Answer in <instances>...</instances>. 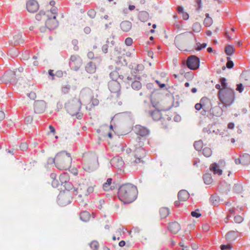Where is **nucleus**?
Masks as SVG:
<instances>
[{
    "label": "nucleus",
    "mask_w": 250,
    "mask_h": 250,
    "mask_svg": "<svg viewBox=\"0 0 250 250\" xmlns=\"http://www.w3.org/2000/svg\"><path fill=\"white\" fill-rule=\"evenodd\" d=\"M88 93L87 90L83 89L80 91L79 98L75 97L65 104L64 107L71 116L75 117L78 120L83 118V113L81 111L82 100L87 98Z\"/></svg>",
    "instance_id": "obj_1"
},
{
    "label": "nucleus",
    "mask_w": 250,
    "mask_h": 250,
    "mask_svg": "<svg viewBox=\"0 0 250 250\" xmlns=\"http://www.w3.org/2000/svg\"><path fill=\"white\" fill-rule=\"evenodd\" d=\"M117 195L122 202L125 204H128L136 199L138 190L137 187L133 185L124 184L119 187Z\"/></svg>",
    "instance_id": "obj_2"
},
{
    "label": "nucleus",
    "mask_w": 250,
    "mask_h": 250,
    "mask_svg": "<svg viewBox=\"0 0 250 250\" xmlns=\"http://www.w3.org/2000/svg\"><path fill=\"white\" fill-rule=\"evenodd\" d=\"M55 164L57 168L60 170H67L71 165L72 159L71 154L65 151L58 153L54 158L49 159Z\"/></svg>",
    "instance_id": "obj_3"
},
{
    "label": "nucleus",
    "mask_w": 250,
    "mask_h": 250,
    "mask_svg": "<svg viewBox=\"0 0 250 250\" xmlns=\"http://www.w3.org/2000/svg\"><path fill=\"white\" fill-rule=\"evenodd\" d=\"M218 98L221 103L223 104L221 108L222 113L224 108L230 106L234 102V92L230 88H222L218 92Z\"/></svg>",
    "instance_id": "obj_4"
},
{
    "label": "nucleus",
    "mask_w": 250,
    "mask_h": 250,
    "mask_svg": "<svg viewBox=\"0 0 250 250\" xmlns=\"http://www.w3.org/2000/svg\"><path fill=\"white\" fill-rule=\"evenodd\" d=\"M135 146H138L134 151V159L131 162V164L136 165L140 163H144L143 159L146 157V152L142 147L144 145V142L140 136H138L134 141Z\"/></svg>",
    "instance_id": "obj_5"
},
{
    "label": "nucleus",
    "mask_w": 250,
    "mask_h": 250,
    "mask_svg": "<svg viewBox=\"0 0 250 250\" xmlns=\"http://www.w3.org/2000/svg\"><path fill=\"white\" fill-rule=\"evenodd\" d=\"M98 162L97 156L90 152H86L83 154L81 163L84 170L91 172L95 168Z\"/></svg>",
    "instance_id": "obj_6"
},
{
    "label": "nucleus",
    "mask_w": 250,
    "mask_h": 250,
    "mask_svg": "<svg viewBox=\"0 0 250 250\" xmlns=\"http://www.w3.org/2000/svg\"><path fill=\"white\" fill-rule=\"evenodd\" d=\"M58 15V8L53 7L50 10L46 11L45 18V26L49 30H54L58 26V21L56 19Z\"/></svg>",
    "instance_id": "obj_7"
},
{
    "label": "nucleus",
    "mask_w": 250,
    "mask_h": 250,
    "mask_svg": "<svg viewBox=\"0 0 250 250\" xmlns=\"http://www.w3.org/2000/svg\"><path fill=\"white\" fill-rule=\"evenodd\" d=\"M195 39V35L192 32H188L176 36L174 42L178 47H181L182 44H188Z\"/></svg>",
    "instance_id": "obj_8"
},
{
    "label": "nucleus",
    "mask_w": 250,
    "mask_h": 250,
    "mask_svg": "<svg viewBox=\"0 0 250 250\" xmlns=\"http://www.w3.org/2000/svg\"><path fill=\"white\" fill-rule=\"evenodd\" d=\"M83 63V60L78 55H73L71 56L69 59V64L71 69L75 71L78 70L82 66Z\"/></svg>",
    "instance_id": "obj_9"
},
{
    "label": "nucleus",
    "mask_w": 250,
    "mask_h": 250,
    "mask_svg": "<svg viewBox=\"0 0 250 250\" xmlns=\"http://www.w3.org/2000/svg\"><path fill=\"white\" fill-rule=\"evenodd\" d=\"M72 196L70 191L61 192L58 196V203L62 206H66L71 202Z\"/></svg>",
    "instance_id": "obj_10"
},
{
    "label": "nucleus",
    "mask_w": 250,
    "mask_h": 250,
    "mask_svg": "<svg viewBox=\"0 0 250 250\" xmlns=\"http://www.w3.org/2000/svg\"><path fill=\"white\" fill-rule=\"evenodd\" d=\"M199 59L195 56L188 57L187 60V65L191 70H196L199 67Z\"/></svg>",
    "instance_id": "obj_11"
},
{
    "label": "nucleus",
    "mask_w": 250,
    "mask_h": 250,
    "mask_svg": "<svg viewBox=\"0 0 250 250\" xmlns=\"http://www.w3.org/2000/svg\"><path fill=\"white\" fill-rule=\"evenodd\" d=\"M102 60L100 58H97L94 61H90L88 62L85 66L86 71L90 74H93L96 71L97 63L99 64Z\"/></svg>",
    "instance_id": "obj_12"
},
{
    "label": "nucleus",
    "mask_w": 250,
    "mask_h": 250,
    "mask_svg": "<svg viewBox=\"0 0 250 250\" xmlns=\"http://www.w3.org/2000/svg\"><path fill=\"white\" fill-rule=\"evenodd\" d=\"M34 112L37 114L43 113L46 108V103L43 100L36 101L34 103Z\"/></svg>",
    "instance_id": "obj_13"
},
{
    "label": "nucleus",
    "mask_w": 250,
    "mask_h": 250,
    "mask_svg": "<svg viewBox=\"0 0 250 250\" xmlns=\"http://www.w3.org/2000/svg\"><path fill=\"white\" fill-rule=\"evenodd\" d=\"M108 88L111 93H116L117 96L120 95L121 85L119 81H110L108 84Z\"/></svg>",
    "instance_id": "obj_14"
},
{
    "label": "nucleus",
    "mask_w": 250,
    "mask_h": 250,
    "mask_svg": "<svg viewBox=\"0 0 250 250\" xmlns=\"http://www.w3.org/2000/svg\"><path fill=\"white\" fill-rule=\"evenodd\" d=\"M39 4L35 0H29L26 3V8L29 12H36L39 9Z\"/></svg>",
    "instance_id": "obj_15"
},
{
    "label": "nucleus",
    "mask_w": 250,
    "mask_h": 250,
    "mask_svg": "<svg viewBox=\"0 0 250 250\" xmlns=\"http://www.w3.org/2000/svg\"><path fill=\"white\" fill-rule=\"evenodd\" d=\"M135 133L139 136L145 137L148 135L149 130L144 126L137 125L135 126Z\"/></svg>",
    "instance_id": "obj_16"
},
{
    "label": "nucleus",
    "mask_w": 250,
    "mask_h": 250,
    "mask_svg": "<svg viewBox=\"0 0 250 250\" xmlns=\"http://www.w3.org/2000/svg\"><path fill=\"white\" fill-rule=\"evenodd\" d=\"M167 229L171 233L175 234L180 230L181 227L178 223L174 222L168 224Z\"/></svg>",
    "instance_id": "obj_17"
},
{
    "label": "nucleus",
    "mask_w": 250,
    "mask_h": 250,
    "mask_svg": "<svg viewBox=\"0 0 250 250\" xmlns=\"http://www.w3.org/2000/svg\"><path fill=\"white\" fill-rule=\"evenodd\" d=\"M86 187L83 186L79 188L76 189H74L73 191V194L75 195H78L79 197H83L88 196L87 194H86Z\"/></svg>",
    "instance_id": "obj_18"
},
{
    "label": "nucleus",
    "mask_w": 250,
    "mask_h": 250,
    "mask_svg": "<svg viewBox=\"0 0 250 250\" xmlns=\"http://www.w3.org/2000/svg\"><path fill=\"white\" fill-rule=\"evenodd\" d=\"M241 78L243 84L245 86L250 87V71H246L242 73Z\"/></svg>",
    "instance_id": "obj_19"
},
{
    "label": "nucleus",
    "mask_w": 250,
    "mask_h": 250,
    "mask_svg": "<svg viewBox=\"0 0 250 250\" xmlns=\"http://www.w3.org/2000/svg\"><path fill=\"white\" fill-rule=\"evenodd\" d=\"M239 236V233L238 231H230L226 235V240L231 243L236 240Z\"/></svg>",
    "instance_id": "obj_20"
},
{
    "label": "nucleus",
    "mask_w": 250,
    "mask_h": 250,
    "mask_svg": "<svg viewBox=\"0 0 250 250\" xmlns=\"http://www.w3.org/2000/svg\"><path fill=\"white\" fill-rule=\"evenodd\" d=\"M112 166L117 168H121L124 165V162L118 157H114L111 160Z\"/></svg>",
    "instance_id": "obj_21"
},
{
    "label": "nucleus",
    "mask_w": 250,
    "mask_h": 250,
    "mask_svg": "<svg viewBox=\"0 0 250 250\" xmlns=\"http://www.w3.org/2000/svg\"><path fill=\"white\" fill-rule=\"evenodd\" d=\"M120 27L124 32H128L131 29L132 23L130 21H125L121 23Z\"/></svg>",
    "instance_id": "obj_22"
},
{
    "label": "nucleus",
    "mask_w": 250,
    "mask_h": 250,
    "mask_svg": "<svg viewBox=\"0 0 250 250\" xmlns=\"http://www.w3.org/2000/svg\"><path fill=\"white\" fill-rule=\"evenodd\" d=\"M149 115L153 119V120L157 121L160 120L162 118V114L159 110H154L149 112Z\"/></svg>",
    "instance_id": "obj_23"
},
{
    "label": "nucleus",
    "mask_w": 250,
    "mask_h": 250,
    "mask_svg": "<svg viewBox=\"0 0 250 250\" xmlns=\"http://www.w3.org/2000/svg\"><path fill=\"white\" fill-rule=\"evenodd\" d=\"M209 169L214 174L221 175L222 174V170L219 168V166L215 163L210 165Z\"/></svg>",
    "instance_id": "obj_24"
},
{
    "label": "nucleus",
    "mask_w": 250,
    "mask_h": 250,
    "mask_svg": "<svg viewBox=\"0 0 250 250\" xmlns=\"http://www.w3.org/2000/svg\"><path fill=\"white\" fill-rule=\"evenodd\" d=\"M110 77L112 79L111 81H119V80H123L124 76L120 75L119 72L116 70L112 71L110 73Z\"/></svg>",
    "instance_id": "obj_25"
},
{
    "label": "nucleus",
    "mask_w": 250,
    "mask_h": 250,
    "mask_svg": "<svg viewBox=\"0 0 250 250\" xmlns=\"http://www.w3.org/2000/svg\"><path fill=\"white\" fill-rule=\"evenodd\" d=\"M178 197L179 201H185L189 198V194L187 191L181 190L178 192Z\"/></svg>",
    "instance_id": "obj_26"
},
{
    "label": "nucleus",
    "mask_w": 250,
    "mask_h": 250,
    "mask_svg": "<svg viewBox=\"0 0 250 250\" xmlns=\"http://www.w3.org/2000/svg\"><path fill=\"white\" fill-rule=\"evenodd\" d=\"M59 181L61 185L62 186L69 181V176L68 173L64 172L62 173L59 176Z\"/></svg>",
    "instance_id": "obj_27"
},
{
    "label": "nucleus",
    "mask_w": 250,
    "mask_h": 250,
    "mask_svg": "<svg viewBox=\"0 0 250 250\" xmlns=\"http://www.w3.org/2000/svg\"><path fill=\"white\" fill-rule=\"evenodd\" d=\"M99 103V100L97 98L93 97L91 99L90 103L86 106V108L88 109L89 110H91L94 107L98 105Z\"/></svg>",
    "instance_id": "obj_28"
},
{
    "label": "nucleus",
    "mask_w": 250,
    "mask_h": 250,
    "mask_svg": "<svg viewBox=\"0 0 250 250\" xmlns=\"http://www.w3.org/2000/svg\"><path fill=\"white\" fill-rule=\"evenodd\" d=\"M80 217L82 221L87 222L89 220L91 215L89 212L87 211H83L80 213Z\"/></svg>",
    "instance_id": "obj_29"
},
{
    "label": "nucleus",
    "mask_w": 250,
    "mask_h": 250,
    "mask_svg": "<svg viewBox=\"0 0 250 250\" xmlns=\"http://www.w3.org/2000/svg\"><path fill=\"white\" fill-rule=\"evenodd\" d=\"M241 164L247 165L250 163V155L248 154H244L241 155Z\"/></svg>",
    "instance_id": "obj_30"
},
{
    "label": "nucleus",
    "mask_w": 250,
    "mask_h": 250,
    "mask_svg": "<svg viewBox=\"0 0 250 250\" xmlns=\"http://www.w3.org/2000/svg\"><path fill=\"white\" fill-rule=\"evenodd\" d=\"M139 19L142 22L146 21L149 19V15L146 11L140 12L139 14Z\"/></svg>",
    "instance_id": "obj_31"
},
{
    "label": "nucleus",
    "mask_w": 250,
    "mask_h": 250,
    "mask_svg": "<svg viewBox=\"0 0 250 250\" xmlns=\"http://www.w3.org/2000/svg\"><path fill=\"white\" fill-rule=\"evenodd\" d=\"M112 178H108L106 180V182L104 183L103 185V189L104 191H109L112 189L111 187V184L112 183Z\"/></svg>",
    "instance_id": "obj_32"
},
{
    "label": "nucleus",
    "mask_w": 250,
    "mask_h": 250,
    "mask_svg": "<svg viewBox=\"0 0 250 250\" xmlns=\"http://www.w3.org/2000/svg\"><path fill=\"white\" fill-rule=\"evenodd\" d=\"M159 212L161 218L162 219L166 218L169 213V209L167 208H162Z\"/></svg>",
    "instance_id": "obj_33"
},
{
    "label": "nucleus",
    "mask_w": 250,
    "mask_h": 250,
    "mask_svg": "<svg viewBox=\"0 0 250 250\" xmlns=\"http://www.w3.org/2000/svg\"><path fill=\"white\" fill-rule=\"evenodd\" d=\"M204 183L207 185H209L212 182V178L210 174L206 173L203 177Z\"/></svg>",
    "instance_id": "obj_34"
},
{
    "label": "nucleus",
    "mask_w": 250,
    "mask_h": 250,
    "mask_svg": "<svg viewBox=\"0 0 250 250\" xmlns=\"http://www.w3.org/2000/svg\"><path fill=\"white\" fill-rule=\"evenodd\" d=\"M235 52V48L232 45H228L225 47V52L229 56L232 55Z\"/></svg>",
    "instance_id": "obj_35"
},
{
    "label": "nucleus",
    "mask_w": 250,
    "mask_h": 250,
    "mask_svg": "<svg viewBox=\"0 0 250 250\" xmlns=\"http://www.w3.org/2000/svg\"><path fill=\"white\" fill-rule=\"evenodd\" d=\"M131 87L135 90H139L142 87V84L139 81L135 80L132 83Z\"/></svg>",
    "instance_id": "obj_36"
},
{
    "label": "nucleus",
    "mask_w": 250,
    "mask_h": 250,
    "mask_svg": "<svg viewBox=\"0 0 250 250\" xmlns=\"http://www.w3.org/2000/svg\"><path fill=\"white\" fill-rule=\"evenodd\" d=\"M202 153L205 157H209L212 155V151L210 148L205 147L203 149Z\"/></svg>",
    "instance_id": "obj_37"
},
{
    "label": "nucleus",
    "mask_w": 250,
    "mask_h": 250,
    "mask_svg": "<svg viewBox=\"0 0 250 250\" xmlns=\"http://www.w3.org/2000/svg\"><path fill=\"white\" fill-rule=\"evenodd\" d=\"M62 186L63 187L64 189L62 188H61V189L64 190L65 191H69L71 189H72L73 188V186L71 183L69 182V181L66 182Z\"/></svg>",
    "instance_id": "obj_38"
},
{
    "label": "nucleus",
    "mask_w": 250,
    "mask_h": 250,
    "mask_svg": "<svg viewBox=\"0 0 250 250\" xmlns=\"http://www.w3.org/2000/svg\"><path fill=\"white\" fill-rule=\"evenodd\" d=\"M46 17V11H40L36 15V19L38 21H41L42 19L45 20Z\"/></svg>",
    "instance_id": "obj_39"
},
{
    "label": "nucleus",
    "mask_w": 250,
    "mask_h": 250,
    "mask_svg": "<svg viewBox=\"0 0 250 250\" xmlns=\"http://www.w3.org/2000/svg\"><path fill=\"white\" fill-rule=\"evenodd\" d=\"M194 146L196 150L200 151L203 147V143L202 140L195 142Z\"/></svg>",
    "instance_id": "obj_40"
},
{
    "label": "nucleus",
    "mask_w": 250,
    "mask_h": 250,
    "mask_svg": "<svg viewBox=\"0 0 250 250\" xmlns=\"http://www.w3.org/2000/svg\"><path fill=\"white\" fill-rule=\"evenodd\" d=\"M89 245L92 250H98L99 248V244L98 242L95 240L92 241Z\"/></svg>",
    "instance_id": "obj_41"
},
{
    "label": "nucleus",
    "mask_w": 250,
    "mask_h": 250,
    "mask_svg": "<svg viewBox=\"0 0 250 250\" xmlns=\"http://www.w3.org/2000/svg\"><path fill=\"white\" fill-rule=\"evenodd\" d=\"M232 248V243L229 242L227 244L221 245L220 246V249L221 250H231Z\"/></svg>",
    "instance_id": "obj_42"
},
{
    "label": "nucleus",
    "mask_w": 250,
    "mask_h": 250,
    "mask_svg": "<svg viewBox=\"0 0 250 250\" xmlns=\"http://www.w3.org/2000/svg\"><path fill=\"white\" fill-rule=\"evenodd\" d=\"M192 30L195 32H199L201 31V26L198 22L194 23L192 25Z\"/></svg>",
    "instance_id": "obj_43"
},
{
    "label": "nucleus",
    "mask_w": 250,
    "mask_h": 250,
    "mask_svg": "<svg viewBox=\"0 0 250 250\" xmlns=\"http://www.w3.org/2000/svg\"><path fill=\"white\" fill-rule=\"evenodd\" d=\"M212 23V20L211 18L209 17L208 16H207L204 21V25L207 27H208L210 26Z\"/></svg>",
    "instance_id": "obj_44"
},
{
    "label": "nucleus",
    "mask_w": 250,
    "mask_h": 250,
    "mask_svg": "<svg viewBox=\"0 0 250 250\" xmlns=\"http://www.w3.org/2000/svg\"><path fill=\"white\" fill-rule=\"evenodd\" d=\"M71 87L69 85H64L62 87V92L64 94H68L70 90Z\"/></svg>",
    "instance_id": "obj_45"
},
{
    "label": "nucleus",
    "mask_w": 250,
    "mask_h": 250,
    "mask_svg": "<svg viewBox=\"0 0 250 250\" xmlns=\"http://www.w3.org/2000/svg\"><path fill=\"white\" fill-rule=\"evenodd\" d=\"M197 47H196L195 49L197 51H199L204 48H205L207 46V43H203L201 44L199 42L196 43Z\"/></svg>",
    "instance_id": "obj_46"
},
{
    "label": "nucleus",
    "mask_w": 250,
    "mask_h": 250,
    "mask_svg": "<svg viewBox=\"0 0 250 250\" xmlns=\"http://www.w3.org/2000/svg\"><path fill=\"white\" fill-rule=\"evenodd\" d=\"M72 44L73 45V49L75 51H78L79 49V47L78 46V41L77 40L74 39L72 41Z\"/></svg>",
    "instance_id": "obj_47"
},
{
    "label": "nucleus",
    "mask_w": 250,
    "mask_h": 250,
    "mask_svg": "<svg viewBox=\"0 0 250 250\" xmlns=\"http://www.w3.org/2000/svg\"><path fill=\"white\" fill-rule=\"evenodd\" d=\"M87 15L91 18H94L96 15V12L95 10L93 9H91L89 10L87 12Z\"/></svg>",
    "instance_id": "obj_48"
},
{
    "label": "nucleus",
    "mask_w": 250,
    "mask_h": 250,
    "mask_svg": "<svg viewBox=\"0 0 250 250\" xmlns=\"http://www.w3.org/2000/svg\"><path fill=\"white\" fill-rule=\"evenodd\" d=\"M220 83L221 84L222 88H228L227 86V83H226V80L225 78H221L220 79Z\"/></svg>",
    "instance_id": "obj_49"
},
{
    "label": "nucleus",
    "mask_w": 250,
    "mask_h": 250,
    "mask_svg": "<svg viewBox=\"0 0 250 250\" xmlns=\"http://www.w3.org/2000/svg\"><path fill=\"white\" fill-rule=\"evenodd\" d=\"M210 202L212 204L216 205L218 203V198L216 195H211L210 197Z\"/></svg>",
    "instance_id": "obj_50"
},
{
    "label": "nucleus",
    "mask_w": 250,
    "mask_h": 250,
    "mask_svg": "<svg viewBox=\"0 0 250 250\" xmlns=\"http://www.w3.org/2000/svg\"><path fill=\"white\" fill-rule=\"evenodd\" d=\"M86 194H87V196L91 194L94 192V186H89L88 187H86Z\"/></svg>",
    "instance_id": "obj_51"
},
{
    "label": "nucleus",
    "mask_w": 250,
    "mask_h": 250,
    "mask_svg": "<svg viewBox=\"0 0 250 250\" xmlns=\"http://www.w3.org/2000/svg\"><path fill=\"white\" fill-rule=\"evenodd\" d=\"M122 151L124 152L125 154H126L127 155H129L131 153V149L125 146H124L122 148Z\"/></svg>",
    "instance_id": "obj_52"
},
{
    "label": "nucleus",
    "mask_w": 250,
    "mask_h": 250,
    "mask_svg": "<svg viewBox=\"0 0 250 250\" xmlns=\"http://www.w3.org/2000/svg\"><path fill=\"white\" fill-rule=\"evenodd\" d=\"M234 221L236 223H241L243 221V218L240 215H236L234 217Z\"/></svg>",
    "instance_id": "obj_53"
},
{
    "label": "nucleus",
    "mask_w": 250,
    "mask_h": 250,
    "mask_svg": "<svg viewBox=\"0 0 250 250\" xmlns=\"http://www.w3.org/2000/svg\"><path fill=\"white\" fill-rule=\"evenodd\" d=\"M227 60L228 62L226 63V66L227 67V68L229 69L232 68L233 66V62L230 60L229 57H227Z\"/></svg>",
    "instance_id": "obj_54"
},
{
    "label": "nucleus",
    "mask_w": 250,
    "mask_h": 250,
    "mask_svg": "<svg viewBox=\"0 0 250 250\" xmlns=\"http://www.w3.org/2000/svg\"><path fill=\"white\" fill-rule=\"evenodd\" d=\"M125 42L127 46H131L133 43V40L131 38L128 37L125 39Z\"/></svg>",
    "instance_id": "obj_55"
},
{
    "label": "nucleus",
    "mask_w": 250,
    "mask_h": 250,
    "mask_svg": "<svg viewBox=\"0 0 250 250\" xmlns=\"http://www.w3.org/2000/svg\"><path fill=\"white\" fill-rule=\"evenodd\" d=\"M60 185H61V183L57 179L52 180V186L53 187L58 188Z\"/></svg>",
    "instance_id": "obj_56"
},
{
    "label": "nucleus",
    "mask_w": 250,
    "mask_h": 250,
    "mask_svg": "<svg viewBox=\"0 0 250 250\" xmlns=\"http://www.w3.org/2000/svg\"><path fill=\"white\" fill-rule=\"evenodd\" d=\"M199 210L197 209L195 211H192L191 212V215L193 217H195L196 218H198L201 216V214L199 212Z\"/></svg>",
    "instance_id": "obj_57"
},
{
    "label": "nucleus",
    "mask_w": 250,
    "mask_h": 250,
    "mask_svg": "<svg viewBox=\"0 0 250 250\" xmlns=\"http://www.w3.org/2000/svg\"><path fill=\"white\" fill-rule=\"evenodd\" d=\"M229 33L228 31H225L224 36L227 39L228 41H230L232 40L231 35H229Z\"/></svg>",
    "instance_id": "obj_58"
},
{
    "label": "nucleus",
    "mask_w": 250,
    "mask_h": 250,
    "mask_svg": "<svg viewBox=\"0 0 250 250\" xmlns=\"http://www.w3.org/2000/svg\"><path fill=\"white\" fill-rule=\"evenodd\" d=\"M28 96L31 99L34 100L36 98V94L35 92L31 91L28 94Z\"/></svg>",
    "instance_id": "obj_59"
},
{
    "label": "nucleus",
    "mask_w": 250,
    "mask_h": 250,
    "mask_svg": "<svg viewBox=\"0 0 250 250\" xmlns=\"http://www.w3.org/2000/svg\"><path fill=\"white\" fill-rule=\"evenodd\" d=\"M236 90L239 92H242L243 90V86L242 83H239L237 85Z\"/></svg>",
    "instance_id": "obj_60"
},
{
    "label": "nucleus",
    "mask_w": 250,
    "mask_h": 250,
    "mask_svg": "<svg viewBox=\"0 0 250 250\" xmlns=\"http://www.w3.org/2000/svg\"><path fill=\"white\" fill-rule=\"evenodd\" d=\"M202 107H203V105L201 104V103H197L195 105V109H196L198 111L200 110Z\"/></svg>",
    "instance_id": "obj_61"
},
{
    "label": "nucleus",
    "mask_w": 250,
    "mask_h": 250,
    "mask_svg": "<svg viewBox=\"0 0 250 250\" xmlns=\"http://www.w3.org/2000/svg\"><path fill=\"white\" fill-rule=\"evenodd\" d=\"M181 14H182V18H183V20H187L188 19L189 16H188V14L187 12H184Z\"/></svg>",
    "instance_id": "obj_62"
},
{
    "label": "nucleus",
    "mask_w": 250,
    "mask_h": 250,
    "mask_svg": "<svg viewBox=\"0 0 250 250\" xmlns=\"http://www.w3.org/2000/svg\"><path fill=\"white\" fill-rule=\"evenodd\" d=\"M87 57L90 59H92L94 57V53L92 51H89L87 53Z\"/></svg>",
    "instance_id": "obj_63"
},
{
    "label": "nucleus",
    "mask_w": 250,
    "mask_h": 250,
    "mask_svg": "<svg viewBox=\"0 0 250 250\" xmlns=\"http://www.w3.org/2000/svg\"><path fill=\"white\" fill-rule=\"evenodd\" d=\"M107 50H108V45L107 44H104L102 46V50L104 53H106L107 52Z\"/></svg>",
    "instance_id": "obj_64"
}]
</instances>
